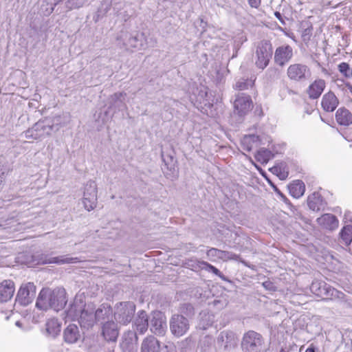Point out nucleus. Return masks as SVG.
Listing matches in <instances>:
<instances>
[{"mask_svg":"<svg viewBox=\"0 0 352 352\" xmlns=\"http://www.w3.org/2000/svg\"><path fill=\"white\" fill-rule=\"evenodd\" d=\"M113 314V309L108 303H102L98 307L94 302H88L84 305V310L80 319V327L89 329L97 322L102 324L110 320Z\"/></svg>","mask_w":352,"mask_h":352,"instance_id":"obj_1","label":"nucleus"},{"mask_svg":"<svg viewBox=\"0 0 352 352\" xmlns=\"http://www.w3.org/2000/svg\"><path fill=\"white\" fill-rule=\"evenodd\" d=\"M65 290L63 288L43 289L37 298L36 306L40 309H52L56 311L63 309L67 300Z\"/></svg>","mask_w":352,"mask_h":352,"instance_id":"obj_2","label":"nucleus"},{"mask_svg":"<svg viewBox=\"0 0 352 352\" xmlns=\"http://www.w3.org/2000/svg\"><path fill=\"white\" fill-rule=\"evenodd\" d=\"M265 340L259 333L250 330L245 333L241 342L242 352H263Z\"/></svg>","mask_w":352,"mask_h":352,"instance_id":"obj_3","label":"nucleus"},{"mask_svg":"<svg viewBox=\"0 0 352 352\" xmlns=\"http://www.w3.org/2000/svg\"><path fill=\"white\" fill-rule=\"evenodd\" d=\"M135 311V305L133 302H120L114 307L113 317L116 321L122 325H126L133 319Z\"/></svg>","mask_w":352,"mask_h":352,"instance_id":"obj_4","label":"nucleus"},{"mask_svg":"<svg viewBox=\"0 0 352 352\" xmlns=\"http://www.w3.org/2000/svg\"><path fill=\"white\" fill-rule=\"evenodd\" d=\"M53 130L51 120L45 119L38 121L31 128L24 131V136L27 139L37 140L50 135Z\"/></svg>","mask_w":352,"mask_h":352,"instance_id":"obj_5","label":"nucleus"},{"mask_svg":"<svg viewBox=\"0 0 352 352\" xmlns=\"http://www.w3.org/2000/svg\"><path fill=\"white\" fill-rule=\"evenodd\" d=\"M272 56V47L267 41H261L255 52V65L259 69H264L269 64Z\"/></svg>","mask_w":352,"mask_h":352,"instance_id":"obj_6","label":"nucleus"},{"mask_svg":"<svg viewBox=\"0 0 352 352\" xmlns=\"http://www.w3.org/2000/svg\"><path fill=\"white\" fill-rule=\"evenodd\" d=\"M309 67L305 64L294 63L290 65L287 69V78L295 82H304L311 76Z\"/></svg>","mask_w":352,"mask_h":352,"instance_id":"obj_7","label":"nucleus"},{"mask_svg":"<svg viewBox=\"0 0 352 352\" xmlns=\"http://www.w3.org/2000/svg\"><path fill=\"white\" fill-rule=\"evenodd\" d=\"M144 37V32L130 33L122 32L118 36L117 40L120 41L126 48L143 49V38Z\"/></svg>","mask_w":352,"mask_h":352,"instance_id":"obj_8","label":"nucleus"},{"mask_svg":"<svg viewBox=\"0 0 352 352\" xmlns=\"http://www.w3.org/2000/svg\"><path fill=\"white\" fill-rule=\"evenodd\" d=\"M97 199L96 184L94 181H89L84 188L82 201L85 208L88 211L94 210L96 207Z\"/></svg>","mask_w":352,"mask_h":352,"instance_id":"obj_9","label":"nucleus"},{"mask_svg":"<svg viewBox=\"0 0 352 352\" xmlns=\"http://www.w3.org/2000/svg\"><path fill=\"white\" fill-rule=\"evenodd\" d=\"M310 291L316 296L325 298H330L336 296L338 291L324 281L315 280L310 285Z\"/></svg>","mask_w":352,"mask_h":352,"instance_id":"obj_10","label":"nucleus"},{"mask_svg":"<svg viewBox=\"0 0 352 352\" xmlns=\"http://www.w3.org/2000/svg\"><path fill=\"white\" fill-rule=\"evenodd\" d=\"M150 330L155 335L163 336L167 330L166 318L160 311H154L150 320Z\"/></svg>","mask_w":352,"mask_h":352,"instance_id":"obj_11","label":"nucleus"},{"mask_svg":"<svg viewBox=\"0 0 352 352\" xmlns=\"http://www.w3.org/2000/svg\"><path fill=\"white\" fill-rule=\"evenodd\" d=\"M35 294L36 287L32 283L23 284L17 292L16 302L21 305L27 306L33 301Z\"/></svg>","mask_w":352,"mask_h":352,"instance_id":"obj_12","label":"nucleus"},{"mask_svg":"<svg viewBox=\"0 0 352 352\" xmlns=\"http://www.w3.org/2000/svg\"><path fill=\"white\" fill-rule=\"evenodd\" d=\"M189 329V322L186 318L182 315L175 314L170 320V329L171 333L177 337L185 334Z\"/></svg>","mask_w":352,"mask_h":352,"instance_id":"obj_13","label":"nucleus"},{"mask_svg":"<svg viewBox=\"0 0 352 352\" xmlns=\"http://www.w3.org/2000/svg\"><path fill=\"white\" fill-rule=\"evenodd\" d=\"M234 107L235 111L239 116H243L248 113L253 107L252 100L249 95L244 93H240L236 95L234 101Z\"/></svg>","mask_w":352,"mask_h":352,"instance_id":"obj_14","label":"nucleus"},{"mask_svg":"<svg viewBox=\"0 0 352 352\" xmlns=\"http://www.w3.org/2000/svg\"><path fill=\"white\" fill-rule=\"evenodd\" d=\"M119 333L120 329L117 322L111 320L105 321L102 324L101 335L105 340L116 342Z\"/></svg>","mask_w":352,"mask_h":352,"instance_id":"obj_15","label":"nucleus"},{"mask_svg":"<svg viewBox=\"0 0 352 352\" xmlns=\"http://www.w3.org/2000/svg\"><path fill=\"white\" fill-rule=\"evenodd\" d=\"M138 338L136 333L128 331L123 335L122 340L120 344L122 352H137Z\"/></svg>","mask_w":352,"mask_h":352,"instance_id":"obj_16","label":"nucleus"},{"mask_svg":"<svg viewBox=\"0 0 352 352\" xmlns=\"http://www.w3.org/2000/svg\"><path fill=\"white\" fill-rule=\"evenodd\" d=\"M293 57V50L289 45H283L276 48L274 53V62L283 67Z\"/></svg>","mask_w":352,"mask_h":352,"instance_id":"obj_17","label":"nucleus"},{"mask_svg":"<svg viewBox=\"0 0 352 352\" xmlns=\"http://www.w3.org/2000/svg\"><path fill=\"white\" fill-rule=\"evenodd\" d=\"M148 327V318L147 314L145 311L141 310L138 311L137 317L135 318L133 323V328L134 332L139 334H144L146 333Z\"/></svg>","mask_w":352,"mask_h":352,"instance_id":"obj_18","label":"nucleus"},{"mask_svg":"<svg viewBox=\"0 0 352 352\" xmlns=\"http://www.w3.org/2000/svg\"><path fill=\"white\" fill-rule=\"evenodd\" d=\"M326 87L324 80L318 78L312 82L307 89V94L310 99H318Z\"/></svg>","mask_w":352,"mask_h":352,"instance_id":"obj_19","label":"nucleus"},{"mask_svg":"<svg viewBox=\"0 0 352 352\" xmlns=\"http://www.w3.org/2000/svg\"><path fill=\"white\" fill-rule=\"evenodd\" d=\"M339 100L333 91H329L323 95L321 101V106L324 111L327 112H333L337 108Z\"/></svg>","mask_w":352,"mask_h":352,"instance_id":"obj_20","label":"nucleus"},{"mask_svg":"<svg viewBox=\"0 0 352 352\" xmlns=\"http://www.w3.org/2000/svg\"><path fill=\"white\" fill-rule=\"evenodd\" d=\"M14 283L11 280H5L0 283V302L10 300L14 293Z\"/></svg>","mask_w":352,"mask_h":352,"instance_id":"obj_21","label":"nucleus"},{"mask_svg":"<svg viewBox=\"0 0 352 352\" xmlns=\"http://www.w3.org/2000/svg\"><path fill=\"white\" fill-rule=\"evenodd\" d=\"M201 93H204L205 94V98H203L201 102H200V103L204 104V106H201V112L210 117L214 116V113L212 109L214 97L211 91H208L207 88H204V90L201 89L199 91V96L201 95Z\"/></svg>","mask_w":352,"mask_h":352,"instance_id":"obj_22","label":"nucleus"},{"mask_svg":"<svg viewBox=\"0 0 352 352\" xmlns=\"http://www.w3.org/2000/svg\"><path fill=\"white\" fill-rule=\"evenodd\" d=\"M80 337L81 335L79 329L75 324H69L64 330V340L68 344L76 343L80 340Z\"/></svg>","mask_w":352,"mask_h":352,"instance_id":"obj_23","label":"nucleus"},{"mask_svg":"<svg viewBox=\"0 0 352 352\" xmlns=\"http://www.w3.org/2000/svg\"><path fill=\"white\" fill-rule=\"evenodd\" d=\"M80 261L77 257H67L65 256L52 257L47 255H41L40 263L42 264L56 263L58 265L65 263H75Z\"/></svg>","mask_w":352,"mask_h":352,"instance_id":"obj_24","label":"nucleus"},{"mask_svg":"<svg viewBox=\"0 0 352 352\" xmlns=\"http://www.w3.org/2000/svg\"><path fill=\"white\" fill-rule=\"evenodd\" d=\"M160 343L153 336H147L145 338L141 345V352H160Z\"/></svg>","mask_w":352,"mask_h":352,"instance_id":"obj_25","label":"nucleus"},{"mask_svg":"<svg viewBox=\"0 0 352 352\" xmlns=\"http://www.w3.org/2000/svg\"><path fill=\"white\" fill-rule=\"evenodd\" d=\"M319 225L324 228L332 230L338 227V220L331 214H324L317 219Z\"/></svg>","mask_w":352,"mask_h":352,"instance_id":"obj_26","label":"nucleus"},{"mask_svg":"<svg viewBox=\"0 0 352 352\" xmlns=\"http://www.w3.org/2000/svg\"><path fill=\"white\" fill-rule=\"evenodd\" d=\"M83 310L84 305H82V302L80 301L78 302L77 300H75L66 311L67 318L71 320L78 318V322L80 324V319Z\"/></svg>","mask_w":352,"mask_h":352,"instance_id":"obj_27","label":"nucleus"},{"mask_svg":"<svg viewBox=\"0 0 352 352\" xmlns=\"http://www.w3.org/2000/svg\"><path fill=\"white\" fill-rule=\"evenodd\" d=\"M336 119L339 124L348 126L352 123V114L348 109L342 107L337 110Z\"/></svg>","mask_w":352,"mask_h":352,"instance_id":"obj_28","label":"nucleus"},{"mask_svg":"<svg viewBox=\"0 0 352 352\" xmlns=\"http://www.w3.org/2000/svg\"><path fill=\"white\" fill-rule=\"evenodd\" d=\"M126 94L116 93L109 98V108L113 107L118 111L122 110L126 107L124 103V96Z\"/></svg>","mask_w":352,"mask_h":352,"instance_id":"obj_29","label":"nucleus"},{"mask_svg":"<svg viewBox=\"0 0 352 352\" xmlns=\"http://www.w3.org/2000/svg\"><path fill=\"white\" fill-rule=\"evenodd\" d=\"M288 188L289 193L295 198H299L302 196L305 190L304 183L300 180L294 181Z\"/></svg>","mask_w":352,"mask_h":352,"instance_id":"obj_30","label":"nucleus"},{"mask_svg":"<svg viewBox=\"0 0 352 352\" xmlns=\"http://www.w3.org/2000/svg\"><path fill=\"white\" fill-rule=\"evenodd\" d=\"M46 332L50 336L55 337L60 331V325L57 319L52 318L46 322Z\"/></svg>","mask_w":352,"mask_h":352,"instance_id":"obj_31","label":"nucleus"},{"mask_svg":"<svg viewBox=\"0 0 352 352\" xmlns=\"http://www.w3.org/2000/svg\"><path fill=\"white\" fill-rule=\"evenodd\" d=\"M340 242L349 245L352 241V226H344L340 233Z\"/></svg>","mask_w":352,"mask_h":352,"instance_id":"obj_32","label":"nucleus"},{"mask_svg":"<svg viewBox=\"0 0 352 352\" xmlns=\"http://www.w3.org/2000/svg\"><path fill=\"white\" fill-rule=\"evenodd\" d=\"M308 206L313 211H318L320 209L322 199L318 193H313L308 197Z\"/></svg>","mask_w":352,"mask_h":352,"instance_id":"obj_33","label":"nucleus"},{"mask_svg":"<svg viewBox=\"0 0 352 352\" xmlns=\"http://www.w3.org/2000/svg\"><path fill=\"white\" fill-rule=\"evenodd\" d=\"M201 315V321H199V328L206 329L208 327L212 325L214 320V316L212 314H200Z\"/></svg>","mask_w":352,"mask_h":352,"instance_id":"obj_34","label":"nucleus"},{"mask_svg":"<svg viewBox=\"0 0 352 352\" xmlns=\"http://www.w3.org/2000/svg\"><path fill=\"white\" fill-rule=\"evenodd\" d=\"M162 157L167 168L174 173L175 171V164L177 162L175 158L171 155L165 154L163 151H162Z\"/></svg>","mask_w":352,"mask_h":352,"instance_id":"obj_35","label":"nucleus"},{"mask_svg":"<svg viewBox=\"0 0 352 352\" xmlns=\"http://www.w3.org/2000/svg\"><path fill=\"white\" fill-rule=\"evenodd\" d=\"M257 161L262 164L267 163L272 157L271 151L266 149L259 150L255 155Z\"/></svg>","mask_w":352,"mask_h":352,"instance_id":"obj_36","label":"nucleus"},{"mask_svg":"<svg viewBox=\"0 0 352 352\" xmlns=\"http://www.w3.org/2000/svg\"><path fill=\"white\" fill-rule=\"evenodd\" d=\"M56 3L60 2L62 0H55ZM88 0H67L66 7L69 10L76 9L82 7Z\"/></svg>","mask_w":352,"mask_h":352,"instance_id":"obj_37","label":"nucleus"},{"mask_svg":"<svg viewBox=\"0 0 352 352\" xmlns=\"http://www.w3.org/2000/svg\"><path fill=\"white\" fill-rule=\"evenodd\" d=\"M208 305L214 309L221 310L228 305V300L225 298L221 297L209 302Z\"/></svg>","mask_w":352,"mask_h":352,"instance_id":"obj_38","label":"nucleus"},{"mask_svg":"<svg viewBox=\"0 0 352 352\" xmlns=\"http://www.w3.org/2000/svg\"><path fill=\"white\" fill-rule=\"evenodd\" d=\"M111 8V3L107 1H104L101 3L100 8L97 11L96 16H94L95 21H98L100 16H104Z\"/></svg>","mask_w":352,"mask_h":352,"instance_id":"obj_39","label":"nucleus"},{"mask_svg":"<svg viewBox=\"0 0 352 352\" xmlns=\"http://www.w3.org/2000/svg\"><path fill=\"white\" fill-rule=\"evenodd\" d=\"M338 70L339 72L346 78L352 77V68H350V66L346 63H341L338 65Z\"/></svg>","mask_w":352,"mask_h":352,"instance_id":"obj_40","label":"nucleus"},{"mask_svg":"<svg viewBox=\"0 0 352 352\" xmlns=\"http://www.w3.org/2000/svg\"><path fill=\"white\" fill-rule=\"evenodd\" d=\"M253 85V81L248 79H239L235 84V88L239 90L248 89Z\"/></svg>","mask_w":352,"mask_h":352,"instance_id":"obj_41","label":"nucleus"},{"mask_svg":"<svg viewBox=\"0 0 352 352\" xmlns=\"http://www.w3.org/2000/svg\"><path fill=\"white\" fill-rule=\"evenodd\" d=\"M156 43L157 40L153 36L145 34V37L143 38V49L153 47L156 45Z\"/></svg>","mask_w":352,"mask_h":352,"instance_id":"obj_42","label":"nucleus"},{"mask_svg":"<svg viewBox=\"0 0 352 352\" xmlns=\"http://www.w3.org/2000/svg\"><path fill=\"white\" fill-rule=\"evenodd\" d=\"M218 258L220 259H222L223 261H227V260H236H236H238L239 256L237 254H235L231 252L220 250V254H219V256Z\"/></svg>","mask_w":352,"mask_h":352,"instance_id":"obj_43","label":"nucleus"},{"mask_svg":"<svg viewBox=\"0 0 352 352\" xmlns=\"http://www.w3.org/2000/svg\"><path fill=\"white\" fill-rule=\"evenodd\" d=\"M266 74L270 80H276L280 78V72L276 68L268 69Z\"/></svg>","mask_w":352,"mask_h":352,"instance_id":"obj_44","label":"nucleus"},{"mask_svg":"<svg viewBox=\"0 0 352 352\" xmlns=\"http://www.w3.org/2000/svg\"><path fill=\"white\" fill-rule=\"evenodd\" d=\"M203 265L206 267H207L210 271H212L214 274L219 276H221V272L217 269L215 267L211 265H209V264H207L205 262H199V265Z\"/></svg>","mask_w":352,"mask_h":352,"instance_id":"obj_45","label":"nucleus"},{"mask_svg":"<svg viewBox=\"0 0 352 352\" xmlns=\"http://www.w3.org/2000/svg\"><path fill=\"white\" fill-rule=\"evenodd\" d=\"M220 250H218L217 248H211L208 251L207 254L208 256H216L218 258L220 254Z\"/></svg>","mask_w":352,"mask_h":352,"instance_id":"obj_46","label":"nucleus"},{"mask_svg":"<svg viewBox=\"0 0 352 352\" xmlns=\"http://www.w3.org/2000/svg\"><path fill=\"white\" fill-rule=\"evenodd\" d=\"M249 5L252 8H258L261 4V0H248Z\"/></svg>","mask_w":352,"mask_h":352,"instance_id":"obj_47","label":"nucleus"},{"mask_svg":"<svg viewBox=\"0 0 352 352\" xmlns=\"http://www.w3.org/2000/svg\"><path fill=\"white\" fill-rule=\"evenodd\" d=\"M258 139V137L257 136H255V135H249V136H245L244 138V140H243V142H254L256 141V140Z\"/></svg>","mask_w":352,"mask_h":352,"instance_id":"obj_48","label":"nucleus"},{"mask_svg":"<svg viewBox=\"0 0 352 352\" xmlns=\"http://www.w3.org/2000/svg\"><path fill=\"white\" fill-rule=\"evenodd\" d=\"M279 177L281 179H285L287 177V172H280V174L278 175Z\"/></svg>","mask_w":352,"mask_h":352,"instance_id":"obj_49","label":"nucleus"},{"mask_svg":"<svg viewBox=\"0 0 352 352\" xmlns=\"http://www.w3.org/2000/svg\"><path fill=\"white\" fill-rule=\"evenodd\" d=\"M206 340L208 346L211 345L213 343V339L211 337H207L206 338Z\"/></svg>","mask_w":352,"mask_h":352,"instance_id":"obj_50","label":"nucleus"},{"mask_svg":"<svg viewBox=\"0 0 352 352\" xmlns=\"http://www.w3.org/2000/svg\"><path fill=\"white\" fill-rule=\"evenodd\" d=\"M164 347L167 349L166 352H175L173 347L172 346H168V345H166Z\"/></svg>","mask_w":352,"mask_h":352,"instance_id":"obj_51","label":"nucleus"},{"mask_svg":"<svg viewBox=\"0 0 352 352\" xmlns=\"http://www.w3.org/2000/svg\"><path fill=\"white\" fill-rule=\"evenodd\" d=\"M116 345L109 347L105 352H115Z\"/></svg>","mask_w":352,"mask_h":352,"instance_id":"obj_52","label":"nucleus"},{"mask_svg":"<svg viewBox=\"0 0 352 352\" xmlns=\"http://www.w3.org/2000/svg\"><path fill=\"white\" fill-rule=\"evenodd\" d=\"M344 88L343 89H346V88L349 89V91L352 94V85H343Z\"/></svg>","mask_w":352,"mask_h":352,"instance_id":"obj_53","label":"nucleus"},{"mask_svg":"<svg viewBox=\"0 0 352 352\" xmlns=\"http://www.w3.org/2000/svg\"><path fill=\"white\" fill-rule=\"evenodd\" d=\"M275 190L278 192V195H280V196L283 198V200H286L287 198L285 197V195L283 194H282L280 190H278V188H275Z\"/></svg>","mask_w":352,"mask_h":352,"instance_id":"obj_54","label":"nucleus"},{"mask_svg":"<svg viewBox=\"0 0 352 352\" xmlns=\"http://www.w3.org/2000/svg\"><path fill=\"white\" fill-rule=\"evenodd\" d=\"M346 85V84L345 83H342V85H339L338 83H336V85L340 87L343 91H349V89H348L347 88L346 89H343V88H344V85Z\"/></svg>","mask_w":352,"mask_h":352,"instance_id":"obj_55","label":"nucleus"},{"mask_svg":"<svg viewBox=\"0 0 352 352\" xmlns=\"http://www.w3.org/2000/svg\"><path fill=\"white\" fill-rule=\"evenodd\" d=\"M305 352H315L314 349H311V348H308Z\"/></svg>","mask_w":352,"mask_h":352,"instance_id":"obj_56","label":"nucleus"},{"mask_svg":"<svg viewBox=\"0 0 352 352\" xmlns=\"http://www.w3.org/2000/svg\"><path fill=\"white\" fill-rule=\"evenodd\" d=\"M272 169L274 170V173H277L278 171V167H274Z\"/></svg>","mask_w":352,"mask_h":352,"instance_id":"obj_57","label":"nucleus"},{"mask_svg":"<svg viewBox=\"0 0 352 352\" xmlns=\"http://www.w3.org/2000/svg\"><path fill=\"white\" fill-rule=\"evenodd\" d=\"M268 285H270V283L269 282H265L263 283V286L265 287H268Z\"/></svg>","mask_w":352,"mask_h":352,"instance_id":"obj_58","label":"nucleus"},{"mask_svg":"<svg viewBox=\"0 0 352 352\" xmlns=\"http://www.w3.org/2000/svg\"><path fill=\"white\" fill-rule=\"evenodd\" d=\"M275 15H276L278 18H279V17L280 16V14L279 12H275Z\"/></svg>","mask_w":352,"mask_h":352,"instance_id":"obj_59","label":"nucleus"},{"mask_svg":"<svg viewBox=\"0 0 352 352\" xmlns=\"http://www.w3.org/2000/svg\"><path fill=\"white\" fill-rule=\"evenodd\" d=\"M248 151H250L251 150V146H248Z\"/></svg>","mask_w":352,"mask_h":352,"instance_id":"obj_60","label":"nucleus"},{"mask_svg":"<svg viewBox=\"0 0 352 352\" xmlns=\"http://www.w3.org/2000/svg\"><path fill=\"white\" fill-rule=\"evenodd\" d=\"M280 352H285L284 351H281Z\"/></svg>","mask_w":352,"mask_h":352,"instance_id":"obj_61","label":"nucleus"}]
</instances>
